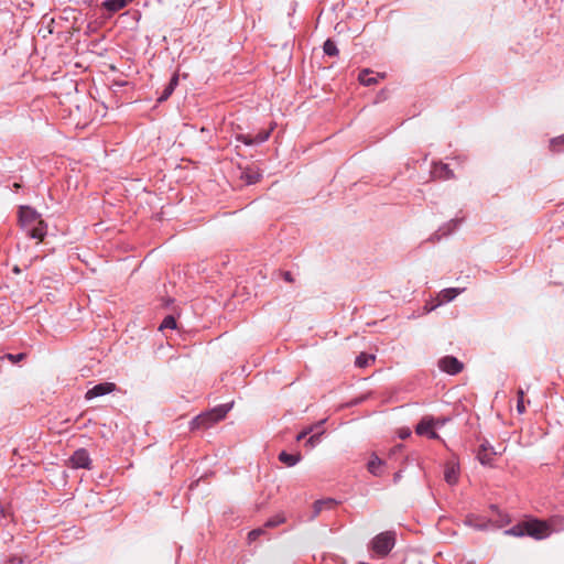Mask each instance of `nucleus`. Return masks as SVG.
Instances as JSON below:
<instances>
[{"mask_svg": "<svg viewBox=\"0 0 564 564\" xmlns=\"http://www.w3.org/2000/svg\"><path fill=\"white\" fill-rule=\"evenodd\" d=\"M444 478L448 485H456L459 478L458 465L451 460L445 464Z\"/></svg>", "mask_w": 564, "mask_h": 564, "instance_id": "10", "label": "nucleus"}, {"mask_svg": "<svg viewBox=\"0 0 564 564\" xmlns=\"http://www.w3.org/2000/svg\"><path fill=\"white\" fill-rule=\"evenodd\" d=\"M282 275H283V279L289 283H292L294 281L291 272H289V271L283 272Z\"/></svg>", "mask_w": 564, "mask_h": 564, "instance_id": "34", "label": "nucleus"}, {"mask_svg": "<svg viewBox=\"0 0 564 564\" xmlns=\"http://www.w3.org/2000/svg\"><path fill=\"white\" fill-rule=\"evenodd\" d=\"M117 389V386L116 383L113 382H104V383H98L96 386H94L91 389H89L86 394H85V398L87 400H91L94 398H97V397H101V395H105V394H108V393H111L113 392L115 390Z\"/></svg>", "mask_w": 564, "mask_h": 564, "instance_id": "7", "label": "nucleus"}, {"mask_svg": "<svg viewBox=\"0 0 564 564\" xmlns=\"http://www.w3.org/2000/svg\"><path fill=\"white\" fill-rule=\"evenodd\" d=\"M550 147L553 152H561L564 150V134L551 140Z\"/></svg>", "mask_w": 564, "mask_h": 564, "instance_id": "26", "label": "nucleus"}, {"mask_svg": "<svg viewBox=\"0 0 564 564\" xmlns=\"http://www.w3.org/2000/svg\"><path fill=\"white\" fill-rule=\"evenodd\" d=\"M13 272H14V273H20V269H19V267H17V265H15V267L13 268Z\"/></svg>", "mask_w": 564, "mask_h": 564, "instance_id": "35", "label": "nucleus"}, {"mask_svg": "<svg viewBox=\"0 0 564 564\" xmlns=\"http://www.w3.org/2000/svg\"><path fill=\"white\" fill-rule=\"evenodd\" d=\"M315 426H310L307 427L306 430L302 431L297 436H296V440L297 441H301L303 438L306 437V435H308L310 433H312L314 431Z\"/></svg>", "mask_w": 564, "mask_h": 564, "instance_id": "32", "label": "nucleus"}, {"mask_svg": "<svg viewBox=\"0 0 564 564\" xmlns=\"http://www.w3.org/2000/svg\"><path fill=\"white\" fill-rule=\"evenodd\" d=\"M90 457L86 449H77L68 459V464L72 468H90Z\"/></svg>", "mask_w": 564, "mask_h": 564, "instance_id": "5", "label": "nucleus"}, {"mask_svg": "<svg viewBox=\"0 0 564 564\" xmlns=\"http://www.w3.org/2000/svg\"><path fill=\"white\" fill-rule=\"evenodd\" d=\"M400 477H401L400 473H397V474L394 475V480L397 481Z\"/></svg>", "mask_w": 564, "mask_h": 564, "instance_id": "36", "label": "nucleus"}, {"mask_svg": "<svg viewBox=\"0 0 564 564\" xmlns=\"http://www.w3.org/2000/svg\"><path fill=\"white\" fill-rule=\"evenodd\" d=\"M25 230L28 231V235L31 238H34V239H37L39 241H42L44 236H45V234H46V225L41 219L36 224L28 227Z\"/></svg>", "mask_w": 564, "mask_h": 564, "instance_id": "12", "label": "nucleus"}, {"mask_svg": "<svg viewBox=\"0 0 564 564\" xmlns=\"http://www.w3.org/2000/svg\"><path fill=\"white\" fill-rule=\"evenodd\" d=\"M176 321L172 315L166 316L160 325V330L164 329H175Z\"/></svg>", "mask_w": 564, "mask_h": 564, "instance_id": "25", "label": "nucleus"}, {"mask_svg": "<svg viewBox=\"0 0 564 564\" xmlns=\"http://www.w3.org/2000/svg\"><path fill=\"white\" fill-rule=\"evenodd\" d=\"M178 85V74L175 73L172 78L170 79V83L164 88L162 95L158 98L159 102H163L169 99V97L173 94L176 86Z\"/></svg>", "mask_w": 564, "mask_h": 564, "instance_id": "14", "label": "nucleus"}, {"mask_svg": "<svg viewBox=\"0 0 564 564\" xmlns=\"http://www.w3.org/2000/svg\"><path fill=\"white\" fill-rule=\"evenodd\" d=\"M279 460L281 463H283L284 465H286L288 467H292L301 460V455L300 454L293 455V454H289L286 452H281L279 454Z\"/></svg>", "mask_w": 564, "mask_h": 564, "instance_id": "17", "label": "nucleus"}, {"mask_svg": "<svg viewBox=\"0 0 564 564\" xmlns=\"http://www.w3.org/2000/svg\"><path fill=\"white\" fill-rule=\"evenodd\" d=\"M404 435L409 436V433L402 432L401 438H404Z\"/></svg>", "mask_w": 564, "mask_h": 564, "instance_id": "37", "label": "nucleus"}, {"mask_svg": "<svg viewBox=\"0 0 564 564\" xmlns=\"http://www.w3.org/2000/svg\"><path fill=\"white\" fill-rule=\"evenodd\" d=\"M505 534L512 536H523L525 535V524L524 522L518 523L517 525L510 528L505 531Z\"/></svg>", "mask_w": 564, "mask_h": 564, "instance_id": "20", "label": "nucleus"}, {"mask_svg": "<svg viewBox=\"0 0 564 564\" xmlns=\"http://www.w3.org/2000/svg\"><path fill=\"white\" fill-rule=\"evenodd\" d=\"M462 292L460 289H456V288H451V289H445L443 290L440 294H438V303L436 305H434L432 308L436 307L437 305L442 304V303H445V302H449L452 300H454L459 293Z\"/></svg>", "mask_w": 564, "mask_h": 564, "instance_id": "16", "label": "nucleus"}, {"mask_svg": "<svg viewBox=\"0 0 564 564\" xmlns=\"http://www.w3.org/2000/svg\"><path fill=\"white\" fill-rule=\"evenodd\" d=\"M358 79L365 86H372L378 83L377 77L372 76V70L368 68L359 73Z\"/></svg>", "mask_w": 564, "mask_h": 564, "instance_id": "18", "label": "nucleus"}, {"mask_svg": "<svg viewBox=\"0 0 564 564\" xmlns=\"http://www.w3.org/2000/svg\"><path fill=\"white\" fill-rule=\"evenodd\" d=\"M230 408H231V404H221L206 413H202V414L197 415L192 421V429H208V427H210L215 423L225 419L227 413L229 412Z\"/></svg>", "mask_w": 564, "mask_h": 564, "instance_id": "1", "label": "nucleus"}, {"mask_svg": "<svg viewBox=\"0 0 564 564\" xmlns=\"http://www.w3.org/2000/svg\"><path fill=\"white\" fill-rule=\"evenodd\" d=\"M260 174L253 171H245L241 177L247 182V184H254L260 180Z\"/></svg>", "mask_w": 564, "mask_h": 564, "instance_id": "23", "label": "nucleus"}, {"mask_svg": "<svg viewBox=\"0 0 564 564\" xmlns=\"http://www.w3.org/2000/svg\"><path fill=\"white\" fill-rule=\"evenodd\" d=\"M467 564H475V562L474 561H469V562H467Z\"/></svg>", "mask_w": 564, "mask_h": 564, "instance_id": "43", "label": "nucleus"}, {"mask_svg": "<svg viewBox=\"0 0 564 564\" xmlns=\"http://www.w3.org/2000/svg\"><path fill=\"white\" fill-rule=\"evenodd\" d=\"M337 502L334 499L327 498L317 500L313 505V516L312 518H316L319 516V513L325 509H333Z\"/></svg>", "mask_w": 564, "mask_h": 564, "instance_id": "13", "label": "nucleus"}, {"mask_svg": "<svg viewBox=\"0 0 564 564\" xmlns=\"http://www.w3.org/2000/svg\"><path fill=\"white\" fill-rule=\"evenodd\" d=\"M3 513V508L0 506V514Z\"/></svg>", "mask_w": 564, "mask_h": 564, "instance_id": "42", "label": "nucleus"}, {"mask_svg": "<svg viewBox=\"0 0 564 564\" xmlns=\"http://www.w3.org/2000/svg\"><path fill=\"white\" fill-rule=\"evenodd\" d=\"M323 434V432H319L317 434L312 435L307 442L306 445L310 447H314L319 442V436Z\"/></svg>", "mask_w": 564, "mask_h": 564, "instance_id": "28", "label": "nucleus"}, {"mask_svg": "<svg viewBox=\"0 0 564 564\" xmlns=\"http://www.w3.org/2000/svg\"><path fill=\"white\" fill-rule=\"evenodd\" d=\"M404 435L409 436V433L402 432L401 438H404Z\"/></svg>", "mask_w": 564, "mask_h": 564, "instance_id": "38", "label": "nucleus"}, {"mask_svg": "<svg viewBox=\"0 0 564 564\" xmlns=\"http://www.w3.org/2000/svg\"><path fill=\"white\" fill-rule=\"evenodd\" d=\"M24 357H25V354H18V355L8 354L7 355V358L9 360H11L12 362H18V361L22 360Z\"/></svg>", "mask_w": 564, "mask_h": 564, "instance_id": "31", "label": "nucleus"}, {"mask_svg": "<svg viewBox=\"0 0 564 564\" xmlns=\"http://www.w3.org/2000/svg\"><path fill=\"white\" fill-rule=\"evenodd\" d=\"M133 0H106L102 6L104 8L111 12V13H115L121 9H123L124 7H127L129 3H131Z\"/></svg>", "mask_w": 564, "mask_h": 564, "instance_id": "15", "label": "nucleus"}, {"mask_svg": "<svg viewBox=\"0 0 564 564\" xmlns=\"http://www.w3.org/2000/svg\"><path fill=\"white\" fill-rule=\"evenodd\" d=\"M324 53L328 56H336L338 55V48L334 41L330 39L326 40L323 46Z\"/></svg>", "mask_w": 564, "mask_h": 564, "instance_id": "22", "label": "nucleus"}, {"mask_svg": "<svg viewBox=\"0 0 564 564\" xmlns=\"http://www.w3.org/2000/svg\"><path fill=\"white\" fill-rule=\"evenodd\" d=\"M285 522V517L283 514H276L274 516L273 518L269 519L264 527L265 528H274V527H278L279 524H282Z\"/></svg>", "mask_w": 564, "mask_h": 564, "instance_id": "27", "label": "nucleus"}, {"mask_svg": "<svg viewBox=\"0 0 564 564\" xmlns=\"http://www.w3.org/2000/svg\"><path fill=\"white\" fill-rule=\"evenodd\" d=\"M394 545V535L391 532L378 534L372 540V550L380 556H386Z\"/></svg>", "mask_w": 564, "mask_h": 564, "instance_id": "2", "label": "nucleus"}, {"mask_svg": "<svg viewBox=\"0 0 564 564\" xmlns=\"http://www.w3.org/2000/svg\"><path fill=\"white\" fill-rule=\"evenodd\" d=\"M525 535L532 536L536 540L544 539L550 535L551 530L546 522L541 520L524 521Z\"/></svg>", "mask_w": 564, "mask_h": 564, "instance_id": "3", "label": "nucleus"}, {"mask_svg": "<svg viewBox=\"0 0 564 564\" xmlns=\"http://www.w3.org/2000/svg\"><path fill=\"white\" fill-rule=\"evenodd\" d=\"M238 140L242 141L247 145H251L254 143L253 138L250 135H238Z\"/></svg>", "mask_w": 564, "mask_h": 564, "instance_id": "33", "label": "nucleus"}, {"mask_svg": "<svg viewBox=\"0 0 564 564\" xmlns=\"http://www.w3.org/2000/svg\"><path fill=\"white\" fill-rule=\"evenodd\" d=\"M438 367L449 375H457L464 369L463 362L453 356H445L440 359Z\"/></svg>", "mask_w": 564, "mask_h": 564, "instance_id": "6", "label": "nucleus"}, {"mask_svg": "<svg viewBox=\"0 0 564 564\" xmlns=\"http://www.w3.org/2000/svg\"><path fill=\"white\" fill-rule=\"evenodd\" d=\"M19 219L25 229L41 220L40 215L33 208L28 206L20 208Z\"/></svg>", "mask_w": 564, "mask_h": 564, "instance_id": "8", "label": "nucleus"}, {"mask_svg": "<svg viewBox=\"0 0 564 564\" xmlns=\"http://www.w3.org/2000/svg\"><path fill=\"white\" fill-rule=\"evenodd\" d=\"M263 533V529H254L249 532L248 539L249 541H256Z\"/></svg>", "mask_w": 564, "mask_h": 564, "instance_id": "29", "label": "nucleus"}, {"mask_svg": "<svg viewBox=\"0 0 564 564\" xmlns=\"http://www.w3.org/2000/svg\"><path fill=\"white\" fill-rule=\"evenodd\" d=\"M477 528H479V529H485V528H486V525H485V524H484V525H477Z\"/></svg>", "mask_w": 564, "mask_h": 564, "instance_id": "40", "label": "nucleus"}, {"mask_svg": "<svg viewBox=\"0 0 564 564\" xmlns=\"http://www.w3.org/2000/svg\"><path fill=\"white\" fill-rule=\"evenodd\" d=\"M382 464H383V463H382V460H381L379 457L375 456V457H373L372 459H370V460H369V463H368V470H369L372 475H375V476H379V475H380V470H379V469H380V467H381V465H382Z\"/></svg>", "mask_w": 564, "mask_h": 564, "instance_id": "21", "label": "nucleus"}, {"mask_svg": "<svg viewBox=\"0 0 564 564\" xmlns=\"http://www.w3.org/2000/svg\"><path fill=\"white\" fill-rule=\"evenodd\" d=\"M436 422L433 419L424 417L416 425L415 432L419 435H425L430 438H438V434L434 431Z\"/></svg>", "mask_w": 564, "mask_h": 564, "instance_id": "9", "label": "nucleus"}, {"mask_svg": "<svg viewBox=\"0 0 564 564\" xmlns=\"http://www.w3.org/2000/svg\"><path fill=\"white\" fill-rule=\"evenodd\" d=\"M431 173L434 178L438 180H449L454 177L453 171L444 163L434 164Z\"/></svg>", "mask_w": 564, "mask_h": 564, "instance_id": "11", "label": "nucleus"}, {"mask_svg": "<svg viewBox=\"0 0 564 564\" xmlns=\"http://www.w3.org/2000/svg\"><path fill=\"white\" fill-rule=\"evenodd\" d=\"M497 455H498V453L487 441H484L479 445V448L477 451V459L482 465H491Z\"/></svg>", "mask_w": 564, "mask_h": 564, "instance_id": "4", "label": "nucleus"}, {"mask_svg": "<svg viewBox=\"0 0 564 564\" xmlns=\"http://www.w3.org/2000/svg\"><path fill=\"white\" fill-rule=\"evenodd\" d=\"M404 435L409 436V433L402 432L401 438H404Z\"/></svg>", "mask_w": 564, "mask_h": 564, "instance_id": "39", "label": "nucleus"}, {"mask_svg": "<svg viewBox=\"0 0 564 564\" xmlns=\"http://www.w3.org/2000/svg\"><path fill=\"white\" fill-rule=\"evenodd\" d=\"M270 135V132L267 131V132H260L256 135V138L253 139L254 143H261V142H264Z\"/></svg>", "mask_w": 564, "mask_h": 564, "instance_id": "30", "label": "nucleus"}, {"mask_svg": "<svg viewBox=\"0 0 564 564\" xmlns=\"http://www.w3.org/2000/svg\"><path fill=\"white\" fill-rule=\"evenodd\" d=\"M375 360L376 357L373 355L361 352L359 356H357L355 365L359 368H366L372 365Z\"/></svg>", "mask_w": 564, "mask_h": 564, "instance_id": "19", "label": "nucleus"}, {"mask_svg": "<svg viewBox=\"0 0 564 564\" xmlns=\"http://www.w3.org/2000/svg\"><path fill=\"white\" fill-rule=\"evenodd\" d=\"M380 78H384V74H379L378 75Z\"/></svg>", "mask_w": 564, "mask_h": 564, "instance_id": "41", "label": "nucleus"}, {"mask_svg": "<svg viewBox=\"0 0 564 564\" xmlns=\"http://www.w3.org/2000/svg\"><path fill=\"white\" fill-rule=\"evenodd\" d=\"M517 411L522 414L525 412V400H524V391L523 389L519 388L517 391Z\"/></svg>", "mask_w": 564, "mask_h": 564, "instance_id": "24", "label": "nucleus"}]
</instances>
